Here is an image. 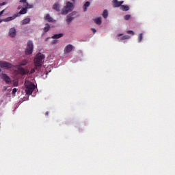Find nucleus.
<instances>
[{
    "label": "nucleus",
    "mask_w": 175,
    "mask_h": 175,
    "mask_svg": "<svg viewBox=\"0 0 175 175\" xmlns=\"http://www.w3.org/2000/svg\"><path fill=\"white\" fill-rule=\"evenodd\" d=\"M44 58H46V57L43 53H37L34 58V65L36 68H40V66L43 65V62H44Z\"/></svg>",
    "instance_id": "nucleus-1"
},
{
    "label": "nucleus",
    "mask_w": 175,
    "mask_h": 175,
    "mask_svg": "<svg viewBox=\"0 0 175 175\" xmlns=\"http://www.w3.org/2000/svg\"><path fill=\"white\" fill-rule=\"evenodd\" d=\"M25 92L27 95H32V92L36 88L35 84L31 81H25Z\"/></svg>",
    "instance_id": "nucleus-2"
},
{
    "label": "nucleus",
    "mask_w": 175,
    "mask_h": 175,
    "mask_svg": "<svg viewBox=\"0 0 175 175\" xmlns=\"http://www.w3.org/2000/svg\"><path fill=\"white\" fill-rule=\"evenodd\" d=\"M75 9V5L70 1H67L66 5L63 8L62 10V14H68L70 12H72Z\"/></svg>",
    "instance_id": "nucleus-3"
},
{
    "label": "nucleus",
    "mask_w": 175,
    "mask_h": 175,
    "mask_svg": "<svg viewBox=\"0 0 175 175\" xmlns=\"http://www.w3.org/2000/svg\"><path fill=\"white\" fill-rule=\"evenodd\" d=\"M0 68H3V69H12L13 64L5 61H0Z\"/></svg>",
    "instance_id": "nucleus-4"
},
{
    "label": "nucleus",
    "mask_w": 175,
    "mask_h": 175,
    "mask_svg": "<svg viewBox=\"0 0 175 175\" xmlns=\"http://www.w3.org/2000/svg\"><path fill=\"white\" fill-rule=\"evenodd\" d=\"M33 51V44H28L25 49L26 55H31Z\"/></svg>",
    "instance_id": "nucleus-5"
},
{
    "label": "nucleus",
    "mask_w": 175,
    "mask_h": 175,
    "mask_svg": "<svg viewBox=\"0 0 175 175\" xmlns=\"http://www.w3.org/2000/svg\"><path fill=\"white\" fill-rule=\"evenodd\" d=\"M1 79H2V80L6 83V84H10V83H12V79L6 74H1Z\"/></svg>",
    "instance_id": "nucleus-6"
},
{
    "label": "nucleus",
    "mask_w": 175,
    "mask_h": 175,
    "mask_svg": "<svg viewBox=\"0 0 175 175\" xmlns=\"http://www.w3.org/2000/svg\"><path fill=\"white\" fill-rule=\"evenodd\" d=\"M18 66V72L20 75H22L23 76H24V75H28V73H29V70H25L24 68L20 66Z\"/></svg>",
    "instance_id": "nucleus-7"
},
{
    "label": "nucleus",
    "mask_w": 175,
    "mask_h": 175,
    "mask_svg": "<svg viewBox=\"0 0 175 175\" xmlns=\"http://www.w3.org/2000/svg\"><path fill=\"white\" fill-rule=\"evenodd\" d=\"M75 49V46L72 44H68L64 48V54H69V53H72Z\"/></svg>",
    "instance_id": "nucleus-8"
},
{
    "label": "nucleus",
    "mask_w": 175,
    "mask_h": 175,
    "mask_svg": "<svg viewBox=\"0 0 175 175\" xmlns=\"http://www.w3.org/2000/svg\"><path fill=\"white\" fill-rule=\"evenodd\" d=\"M19 2L20 3H23V6L27 10V9H32V8H33V5L28 3V2H27V0H20Z\"/></svg>",
    "instance_id": "nucleus-9"
},
{
    "label": "nucleus",
    "mask_w": 175,
    "mask_h": 175,
    "mask_svg": "<svg viewBox=\"0 0 175 175\" xmlns=\"http://www.w3.org/2000/svg\"><path fill=\"white\" fill-rule=\"evenodd\" d=\"M16 33H17V31L16 30V28L12 27L9 30L8 36H10V38H16Z\"/></svg>",
    "instance_id": "nucleus-10"
},
{
    "label": "nucleus",
    "mask_w": 175,
    "mask_h": 175,
    "mask_svg": "<svg viewBox=\"0 0 175 175\" xmlns=\"http://www.w3.org/2000/svg\"><path fill=\"white\" fill-rule=\"evenodd\" d=\"M112 3L113 8H121L122 3H124V1H118V0H113Z\"/></svg>",
    "instance_id": "nucleus-11"
},
{
    "label": "nucleus",
    "mask_w": 175,
    "mask_h": 175,
    "mask_svg": "<svg viewBox=\"0 0 175 175\" xmlns=\"http://www.w3.org/2000/svg\"><path fill=\"white\" fill-rule=\"evenodd\" d=\"M18 17V14H14L12 16H9L6 18L1 19L2 21H4L5 23H8V21H12L14 20L15 18H17Z\"/></svg>",
    "instance_id": "nucleus-12"
},
{
    "label": "nucleus",
    "mask_w": 175,
    "mask_h": 175,
    "mask_svg": "<svg viewBox=\"0 0 175 175\" xmlns=\"http://www.w3.org/2000/svg\"><path fill=\"white\" fill-rule=\"evenodd\" d=\"M75 12H72L71 14H70L67 16V18H66L67 24L70 25V23H72V21H73V18H75L72 16H75Z\"/></svg>",
    "instance_id": "nucleus-13"
},
{
    "label": "nucleus",
    "mask_w": 175,
    "mask_h": 175,
    "mask_svg": "<svg viewBox=\"0 0 175 175\" xmlns=\"http://www.w3.org/2000/svg\"><path fill=\"white\" fill-rule=\"evenodd\" d=\"M118 40H126L127 39H131V36L126 35L122 36V33H118L117 35Z\"/></svg>",
    "instance_id": "nucleus-14"
},
{
    "label": "nucleus",
    "mask_w": 175,
    "mask_h": 175,
    "mask_svg": "<svg viewBox=\"0 0 175 175\" xmlns=\"http://www.w3.org/2000/svg\"><path fill=\"white\" fill-rule=\"evenodd\" d=\"M44 20L48 21V23H53L54 22V19H53V17H51L49 14H47L44 16Z\"/></svg>",
    "instance_id": "nucleus-15"
},
{
    "label": "nucleus",
    "mask_w": 175,
    "mask_h": 175,
    "mask_svg": "<svg viewBox=\"0 0 175 175\" xmlns=\"http://www.w3.org/2000/svg\"><path fill=\"white\" fill-rule=\"evenodd\" d=\"M120 10H122V12H128V10H129V6L122 4V5L120 8Z\"/></svg>",
    "instance_id": "nucleus-16"
},
{
    "label": "nucleus",
    "mask_w": 175,
    "mask_h": 175,
    "mask_svg": "<svg viewBox=\"0 0 175 175\" xmlns=\"http://www.w3.org/2000/svg\"><path fill=\"white\" fill-rule=\"evenodd\" d=\"M90 5L91 3L90 1H86L83 6V12H87V9Z\"/></svg>",
    "instance_id": "nucleus-17"
},
{
    "label": "nucleus",
    "mask_w": 175,
    "mask_h": 175,
    "mask_svg": "<svg viewBox=\"0 0 175 175\" xmlns=\"http://www.w3.org/2000/svg\"><path fill=\"white\" fill-rule=\"evenodd\" d=\"M53 10H56V12H59V10H60L59 4L58 3H55L53 5Z\"/></svg>",
    "instance_id": "nucleus-18"
},
{
    "label": "nucleus",
    "mask_w": 175,
    "mask_h": 175,
    "mask_svg": "<svg viewBox=\"0 0 175 175\" xmlns=\"http://www.w3.org/2000/svg\"><path fill=\"white\" fill-rule=\"evenodd\" d=\"M27 8H22V10H21L19 12L15 14H18V16H21V14H25L27 13Z\"/></svg>",
    "instance_id": "nucleus-19"
},
{
    "label": "nucleus",
    "mask_w": 175,
    "mask_h": 175,
    "mask_svg": "<svg viewBox=\"0 0 175 175\" xmlns=\"http://www.w3.org/2000/svg\"><path fill=\"white\" fill-rule=\"evenodd\" d=\"M30 22H31V18H27L25 19H23L21 23L23 25H25V24H29Z\"/></svg>",
    "instance_id": "nucleus-20"
},
{
    "label": "nucleus",
    "mask_w": 175,
    "mask_h": 175,
    "mask_svg": "<svg viewBox=\"0 0 175 175\" xmlns=\"http://www.w3.org/2000/svg\"><path fill=\"white\" fill-rule=\"evenodd\" d=\"M64 36V33L54 34L52 36V39H59Z\"/></svg>",
    "instance_id": "nucleus-21"
},
{
    "label": "nucleus",
    "mask_w": 175,
    "mask_h": 175,
    "mask_svg": "<svg viewBox=\"0 0 175 175\" xmlns=\"http://www.w3.org/2000/svg\"><path fill=\"white\" fill-rule=\"evenodd\" d=\"M94 23L98 25H100V24H102V18H96V19H94Z\"/></svg>",
    "instance_id": "nucleus-22"
},
{
    "label": "nucleus",
    "mask_w": 175,
    "mask_h": 175,
    "mask_svg": "<svg viewBox=\"0 0 175 175\" xmlns=\"http://www.w3.org/2000/svg\"><path fill=\"white\" fill-rule=\"evenodd\" d=\"M50 25L49 23H46L45 25V27H44V32H49L50 31Z\"/></svg>",
    "instance_id": "nucleus-23"
},
{
    "label": "nucleus",
    "mask_w": 175,
    "mask_h": 175,
    "mask_svg": "<svg viewBox=\"0 0 175 175\" xmlns=\"http://www.w3.org/2000/svg\"><path fill=\"white\" fill-rule=\"evenodd\" d=\"M103 17L104 18H107V17H109V12L107 11V10H104L103 12Z\"/></svg>",
    "instance_id": "nucleus-24"
},
{
    "label": "nucleus",
    "mask_w": 175,
    "mask_h": 175,
    "mask_svg": "<svg viewBox=\"0 0 175 175\" xmlns=\"http://www.w3.org/2000/svg\"><path fill=\"white\" fill-rule=\"evenodd\" d=\"M27 64H28V62H27V60H23L20 63V64L18 66H25Z\"/></svg>",
    "instance_id": "nucleus-25"
},
{
    "label": "nucleus",
    "mask_w": 175,
    "mask_h": 175,
    "mask_svg": "<svg viewBox=\"0 0 175 175\" xmlns=\"http://www.w3.org/2000/svg\"><path fill=\"white\" fill-rule=\"evenodd\" d=\"M143 38V33H140L139 36H138V41L139 42H141Z\"/></svg>",
    "instance_id": "nucleus-26"
},
{
    "label": "nucleus",
    "mask_w": 175,
    "mask_h": 175,
    "mask_svg": "<svg viewBox=\"0 0 175 175\" xmlns=\"http://www.w3.org/2000/svg\"><path fill=\"white\" fill-rule=\"evenodd\" d=\"M124 20H129V18H131V15L127 14V15L124 16Z\"/></svg>",
    "instance_id": "nucleus-27"
},
{
    "label": "nucleus",
    "mask_w": 175,
    "mask_h": 175,
    "mask_svg": "<svg viewBox=\"0 0 175 175\" xmlns=\"http://www.w3.org/2000/svg\"><path fill=\"white\" fill-rule=\"evenodd\" d=\"M16 92H17V88H14L12 90V95H16Z\"/></svg>",
    "instance_id": "nucleus-28"
},
{
    "label": "nucleus",
    "mask_w": 175,
    "mask_h": 175,
    "mask_svg": "<svg viewBox=\"0 0 175 175\" xmlns=\"http://www.w3.org/2000/svg\"><path fill=\"white\" fill-rule=\"evenodd\" d=\"M33 73H35V68H32L30 71V75H32Z\"/></svg>",
    "instance_id": "nucleus-29"
},
{
    "label": "nucleus",
    "mask_w": 175,
    "mask_h": 175,
    "mask_svg": "<svg viewBox=\"0 0 175 175\" xmlns=\"http://www.w3.org/2000/svg\"><path fill=\"white\" fill-rule=\"evenodd\" d=\"M13 85H14V87H17V86L18 85V83L14 82V83H13Z\"/></svg>",
    "instance_id": "nucleus-30"
},
{
    "label": "nucleus",
    "mask_w": 175,
    "mask_h": 175,
    "mask_svg": "<svg viewBox=\"0 0 175 175\" xmlns=\"http://www.w3.org/2000/svg\"><path fill=\"white\" fill-rule=\"evenodd\" d=\"M5 5H6V2H3L0 3V6H3Z\"/></svg>",
    "instance_id": "nucleus-31"
},
{
    "label": "nucleus",
    "mask_w": 175,
    "mask_h": 175,
    "mask_svg": "<svg viewBox=\"0 0 175 175\" xmlns=\"http://www.w3.org/2000/svg\"><path fill=\"white\" fill-rule=\"evenodd\" d=\"M127 33H129V35H132V30L127 31Z\"/></svg>",
    "instance_id": "nucleus-32"
},
{
    "label": "nucleus",
    "mask_w": 175,
    "mask_h": 175,
    "mask_svg": "<svg viewBox=\"0 0 175 175\" xmlns=\"http://www.w3.org/2000/svg\"><path fill=\"white\" fill-rule=\"evenodd\" d=\"M91 30L92 31L93 33H95V32H96V30L94 28H92Z\"/></svg>",
    "instance_id": "nucleus-33"
},
{
    "label": "nucleus",
    "mask_w": 175,
    "mask_h": 175,
    "mask_svg": "<svg viewBox=\"0 0 175 175\" xmlns=\"http://www.w3.org/2000/svg\"><path fill=\"white\" fill-rule=\"evenodd\" d=\"M8 90V88L6 86H4L3 88V91H6Z\"/></svg>",
    "instance_id": "nucleus-34"
},
{
    "label": "nucleus",
    "mask_w": 175,
    "mask_h": 175,
    "mask_svg": "<svg viewBox=\"0 0 175 175\" xmlns=\"http://www.w3.org/2000/svg\"><path fill=\"white\" fill-rule=\"evenodd\" d=\"M5 13V10H3L2 11L0 12V14L2 16V14Z\"/></svg>",
    "instance_id": "nucleus-35"
},
{
    "label": "nucleus",
    "mask_w": 175,
    "mask_h": 175,
    "mask_svg": "<svg viewBox=\"0 0 175 175\" xmlns=\"http://www.w3.org/2000/svg\"><path fill=\"white\" fill-rule=\"evenodd\" d=\"M27 44H32V41H29V42H27Z\"/></svg>",
    "instance_id": "nucleus-36"
},
{
    "label": "nucleus",
    "mask_w": 175,
    "mask_h": 175,
    "mask_svg": "<svg viewBox=\"0 0 175 175\" xmlns=\"http://www.w3.org/2000/svg\"><path fill=\"white\" fill-rule=\"evenodd\" d=\"M45 116H49V111H46V112L45 113Z\"/></svg>",
    "instance_id": "nucleus-37"
},
{
    "label": "nucleus",
    "mask_w": 175,
    "mask_h": 175,
    "mask_svg": "<svg viewBox=\"0 0 175 175\" xmlns=\"http://www.w3.org/2000/svg\"><path fill=\"white\" fill-rule=\"evenodd\" d=\"M20 9H21V6L18 7V10H20Z\"/></svg>",
    "instance_id": "nucleus-38"
},
{
    "label": "nucleus",
    "mask_w": 175,
    "mask_h": 175,
    "mask_svg": "<svg viewBox=\"0 0 175 175\" xmlns=\"http://www.w3.org/2000/svg\"><path fill=\"white\" fill-rule=\"evenodd\" d=\"M72 2H76V0H70Z\"/></svg>",
    "instance_id": "nucleus-39"
},
{
    "label": "nucleus",
    "mask_w": 175,
    "mask_h": 175,
    "mask_svg": "<svg viewBox=\"0 0 175 175\" xmlns=\"http://www.w3.org/2000/svg\"><path fill=\"white\" fill-rule=\"evenodd\" d=\"M0 23H2V19H0Z\"/></svg>",
    "instance_id": "nucleus-40"
},
{
    "label": "nucleus",
    "mask_w": 175,
    "mask_h": 175,
    "mask_svg": "<svg viewBox=\"0 0 175 175\" xmlns=\"http://www.w3.org/2000/svg\"><path fill=\"white\" fill-rule=\"evenodd\" d=\"M133 33H134L133 31H132V34H133Z\"/></svg>",
    "instance_id": "nucleus-41"
},
{
    "label": "nucleus",
    "mask_w": 175,
    "mask_h": 175,
    "mask_svg": "<svg viewBox=\"0 0 175 175\" xmlns=\"http://www.w3.org/2000/svg\"><path fill=\"white\" fill-rule=\"evenodd\" d=\"M1 15L0 14V17H1Z\"/></svg>",
    "instance_id": "nucleus-42"
}]
</instances>
